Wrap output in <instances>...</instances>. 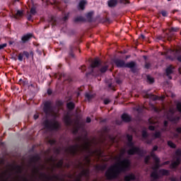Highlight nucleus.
<instances>
[{
  "instance_id": "38",
  "label": "nucleus",
  "mask_w": 181,
  "mask_h": 181,
  "mask_svg": "<svg viewBox=\"0 0 181 181\" xmlns=\"http://www.w3.org/2000/svg\"><path fill=\"white\" fill-rule=\"evenodd\" d=\"M127 146H129V148H134L135 146V143H134L133 141H128L127 143Z\"/></svg>"
},
{
  "instance_id": "43",
  "label": "nucleus",
  "mask_w": 181,
  "mask_h": 181,
  "mask_svg": "<svg viewBox=\"0 0 181 181\" xmlns=\"http://www.w3.org/2000/svg\"><path fill=\"white\" fill-rule=\"evenodd\" d=\"M127 138L128 142H131L134 140V137H132V135H130V134H127Z\"/></svg>"
},
{
  "instance_id": "15",
  "label": "nucleus",
  "mask_w": 181,
  "mask_h": 181,
  "mask_svg": "<svg viewBox=\"0 0 181 181\" xmlns=\"http://www.w3.org/2000/svg\"><path fill=\"white\" fill-rule=\"evenodd\" d=\"M125 67L127 69H131L133 73H135V67H136V63H135L134 62H130L126 64Z\"/></svg>"
},
{
  "instance_id": "14",
  "label": "nucleus",
  "mask_w": 181,
  "mask_h": 181,
  "mask_svg": "<svg viewBox=\"0 0 181 181\" xmlns=\"http://www.w3.org/2000/svg\"><path fill=\"white\" fill-rule=\"evenodd\" d=\"M32 37H33V34L28 33L26 35H24L21 37V42H22V43H26V42H29V40H30V39H32Z\"/></svg>"
},
{
  "instance_id": "63",
  "label": "nucleus",
  "mask_w": 181,
  "mask_h": 181,
  "mask_svg": "<svg viewBox=\"0 0 181 181\" xmlns=\"http://www.w3.org/2000/svg\"><path fill=\"white\" fill-rule=\"evenodd\" d=\"M168 125H169V122L166 120L164 121V127L165 128L168 127Z\"/></svg>"
},
{
  "instance_id": "46",
  "label": "nucleus",
  "mask_w": 181,
  "mask_h": 181,
  "mask_svg": "<svg viewBox=\"0 0 181 181\" xmlns=\"http://www.w3.org/2000/svg\"><path fill=\"white\" fill-rule=\"evenodd\" d=\"M16 169L17 170L18 173H22V167L20 165H16Z\"/></svg>"
},
{
  "instance_id": "58",
  "label": "nucleus",
  "mask_w": 181,
  "mask_h": 181,
  "mask_svg": "<svg viewBox=\"0 0 181 181\" xmlns=\"http://www.w3.org/2000/svg\"><path fill=\"white\" fill-rule=\"evenodd\" d=\"M179 29L177 28H170V32H177Z\"/></svg>"
},
{
  "instance_id": "49",
  "label": "nucleus",
  "mask_w": 181,
  "mask_h": 181,
  "mask_svg": "<svg viewBox=\"0 0 181 181\" xmlns=\"http://www.w3.org/2000/svg\"><path fill=\"white\" fill-rule=\"evenodd\" d=\"M23 56H25L26 59H29L30 54L28 51H23Z\"/></svg>"
},
{
  "instance_id": "5",
  "label": "nucleus",
  "mask_w": 181,
  "mask_h": 181,
  "mask_svg": "<svg viewBox=\"0 0 181 181\" xmlns=\"http://www.w3.org/2000/svg\"><path fill=\"white\" fill-rule=\"evenodd\" d=\"M40 177L44 181H57V180H61L60 177L58 175H47L45 173H40Z\"/></svg>"
},
{
  "instance_id": "56",
  "label": "nucleus",
  "mask_w": 181,
  "mask_h": 181,
  "mask_svg": "<svg viewBox=\"0 0 181 181\" xmlns=\"http://www.w3.org/2000/svg\"><path fill=\"white\" fill-rule=\"evenodd\" d=\"M151 158H153V159H155L157 157L156 154H155V153L153 151H151Z\"/></svg>"
},
{
  "instance_id": "28",
  "label": "nucleus",
  "mask_w": 181,
  "mask_h": 181,
  "mask_svg": "<svg viewBox=\"0 0 181 181\" xmlns=\"http://www.w3.org/2000/svg\"><path fill=\"white\" fill-rule=\"evenodd\" d=\"M159 172L163 176H169L170 175V172L168 170L161 169Z\"/></svg>"
},
{
  "instance_id": "4",
  "label": "nucleus",
  "mask_w": 181,
  "mask_h": 181,
  "mask_svg": "<svg viewBox=\"0 0 181 181\" xmlns=\"http://www.w3.org/2000/svg\"><path fill=\"white\" fill-rule=\"evenodd\" d=\"M153 160H155L156 165V167L153 168V171L151 173V177H153V179L154 180H157V179H159V174H158V169H159V163H160V159H159V158L156 157L155 158H153Z\"/></svg>"
},
{
  "instance_id": "37",
  "label": "nucleus",
  "mask_w": 181,
  "mask_h": 181,
  "mask_svg": "<svg viewBox=\"0 0 181 181\" xmlns=\"http://www.w3.org/2000/svg\"><path fill=\"white\" fill-rule=\"evenodd\" d=\"M147 81L149 82L150 84L155 83V79L150 76H147Z\"/></svg>"
},
{
  "instance_id": "36",
  "label": "nucleus",
  "mask_w": 181,
  "mask_h": 181,
  "mask_svg": "<svg viewBox=\"0 0 181 181\" xmlns=\"http://www.w3.org/2000/svg\"><path fill=\"white\" fill-rule=\"evenodd\" d=\"M54 153H57V155H60V152H62V148H54Z\"/></svg>"
},
{
  "instance_id": "11",
  "label": "nucleus",
  "mask_w": 181,
  "mask_h": 181,
  "mask_svg": "<svg viewBox=\"0 0 181 181\" xmlns=\"http://www.w3.org/2000/svg\"><path fill=\"white\" fill-rule=\"evenodd\" d=\"M175 163H177L178 165H180L181 163V149L177 148L175 151V160L174 161Z\"/></svg>"
},
{
  "instance_id": "18",
  "label": "nucleus",
  "mask_w": 181,
  "mask_h": 181,
  "mask_svg": "<svg viewBox=\"0 0 181 181\" xmlns=\"http://www.w3.org/2000/svg\"><path fill=\"white\" fill-rule=\"evenodd\" d=\"M144 97L145 98H149L150 100H153V101H156L157 100H159V97H158V95H153L152 93H146Z\"/></svg>"
},
{
  "instance_id": "48",
  "label": "nucleus",
  "mask_w": 181,
  "mask_h": 181,
  "mask_svg": "<svg viewBox=\"0 0 181 181\" xmlns=\"http://www.w3.org/2000/svg\"><path fill=\"white\" fill-rule=\"evenodd\" d=\"M176 107H177V111H178L179 112H181V103H180V102H179V103H177Z\"/></svg>"
},
{
  "instance_id": "12",
  "label": "nucleus",
  "mask_w": 181,
  "mask_h": 181,
  "mask_svg": "<svg viewBox=\"0 0 181 181\" xmlns=\"http://www.w3.org/2000/svg\"><path fill=\"white\" fill-rule=\"evenodd\" d=\"M173 70H175V67H173L172 65H170L165 69L166 76L168 77L169 80H172V76H170V74H173Z\"/></svg>"
},
{
  "instance_id": "21",
  "label": "nucleus",
  "mask_w": 181,
  "mask_h": 181,
  "mask_svg": "<svg viewBox=\"0 0 181 181\" xmlns=\"http://www.w3.org/2000/svg\"><path fill=\"white\" fill-rule=\"evenodd\" d=\"M107 4L110 8H114L116 5H118V0H109Z\"/></svg>"
},
{
  "instance_id": "2",
  "label": "nucleus",
  "mask_w": 181,
  "mask_h": 181,
  "mask_svg": "<svg viewBox=\"0 0 181 181\" xmlns=\"http://www.w3.org/2000/svg\"><path fill=\"white\" fill-rule=\"evenodd\" d=\"M42 125L45 129H48L49 131H57L60 127L59 122L54 120L53 122L52 120H49L48 119H46L42 122Z\"/></svg>"
},
{
  "instance_id": "53",
  "label": "nucleus",
  "mask_w": 181,
  "mask_h": 181,
  "mask_svg": "<svg viewBox=\"0 0 181 181\" xmlns=\"http://www.w3.org/2000/svg\"><path fill=\"white\" fill-rule=\"evenodd\" d=\"M151 63L146 62L145 69H151Z\"/></svg>"
},
{
  "instance_id": "52",
  "label": "nucleus",
  "mask_w": 181,
  "mask_h": 181,
  "mask_svg": "<svg viewBox=\"0 0 181 181\" xmlns=\"http://www.w3.org/2000/svg\"><path fill=\"white\" fill-rule=\"evenodd\" d=\"M109 138H110L112 144H114V142H115V136H112L110 135Z\"/></svg>"
},
{
  "instance_id": "39",
  "label": "nucleus",
  "mask_w": 181,
  "mask_h": 181,
  "mask_svg": "<svg viewBox=\"0 0 181 181\" xmlns=\"http://www.w3.org/2000/svg\"><path fill=\"white\" fill-rule=\"evenodd\" d=\"M150 159H151V156H146L144 158V163H146V165H148V164L149 163Z\"/></svg>"
},
{
  "instance_id": "25",
  "label": "nucleus",
  "mask_w": 181,
  "mask_h": 181,
  "mask_svg": "<svg viewBox=\"0 0 181 181\" xmlns=\"http://www.w3.org/2000/svg\"><path fill=\"white\" fill-rule=\"evenodd\" d=\"M86 4H87V1H86V0L81 1L78 4L79 9H81V11H84L86 8Z\"/></svg>"
},
{
  "instance_id": "55",
  "label": "nucleus",
  "mask_w": 181,
  "mask_h": 181,
  "mask_svg": "<svg viewBox=\"0 0 181 181\" xmlns=\"http://www.w3.org/2000/svg\"><path fill=\"white\" fill-rule=\"evenodd\" d=\"M7 45L6 43L0 45V50H2V49H5V47H6Z\"/></svg>"
},
{
  "instance_id": "19",
  "label": "nucleus",
  "mask_w": 181,
  "mask_h": 181,
  "mask_svg": "<svg viewBox=\"0 0 181 181\" xmlns=\"http://www.w3.org/2000/svg\"><path fill=\"white\" fill-rule=\"evenodd\" d=\"M100 66H101V62L98 59H95L90 64L91 69H95V67H100Z\"/></svg>"
},
{
  "instance_id": "7",
  "label": "nucleus",
  "mask_w": 181,
  "mask_h": 181,
  "mask_svg": "<svg viewBox=\"0 0 181 181\" xmlns=\"http://www.w3.org/2000/svg\"><path fill=\"white\" fill-rule=\"evenodd\" d=\"M43 112L45 115L50 116L53 112V106L52 105V102L47 101L44 104Z\"/></svg>"
},
{
  "instance_id": "29",
  "label": "nucleus",
  "mask_w": 181,
  "mask_h": 181,
  "mask_svg": "<svg viewBox=\"0 0 181 181\" xmlns=\"http://www.w3.org/2000/svg\"><path fill=\"white\" fill-rule=\"evenodd\" d=\"M153 136L154 137V139H159L160 138H162V133L160 132L156 131L153 134Z\"/></svg>"
},
{
  "instance_id": "33",
  "label": "nucleus",
  "mask_w": 181,
  "mask_h": 181,
  "mask_svg": "<svg viewBox=\"0 0 181 181\" xmlns=\"http://www.w3.org/2000/svg\"><path fill=\"white\" fill-rule=\"evenodd\" d=\"M108 70V65L103 66L100 68V73H105Z\"/></svg>"
},
{
  "instance_id": "40",
  "label": "nucleus",
  "mask_w": 181,
  "mask_h": 181,
  "mask_svg": "<svg viewBox=\"0 0 181 181\" xmlns=\"http://www.w3.org/2000/svg\"><path fill=\"white\" fill-rule=\"evenodd\" d=\"M93 12H89L86 14V18L87 19H89L90 21H91L92 18H93Z\"/></svg>"
},
{
  "instance_id": "20",
  "label": "nucleus",
  "mask_w": 181,
  "mask_h": 181,
  "mask_svg": "<svg viewBox=\"0 0 181 181\" xmlns=\"http://www.w3.org/2000/svg\"><path fill=\"white\" fill-rule=\"evenodd\" d=\"M64 121L66 125H67L68 127H69V125H71V117H70V116L69 115L65 116L64 117Z\"/></svg>"
},
{
  "instance_id": "42",
  "label": "nucleus",
  "mask_w": 181,
  "mask_h": 181,
  "mask_svg": "<svg viewBox=\"0 0 181 181\" xmlns=\"http://www.w3.org/2000/svg\"><path fill=\"white\" fill-rule=\"evenodd\" d=\"M119 2L123 5H127V4H129V0H119Z\"/></svg>"
},
{
  "instance_id": "64",
  "label": "nucleus",
  "mask_w": 181,
  "mask_h": 181,
  "mask_svg": "<svg viewBox=\"0 0 181 181\" xmlns=\"http://www.w3.org/2000/svg\"><path fill=\"white\" fill-rule=\"evenodd\" d=\"M170 181H177V179H176V177H170Z\"/></svg>"
},
{
  "instance_id": "9",
  "label": "nucleus",
  "mask_w": 181,
  "mask_h": 181,
  "mask_svg": "<svg viewBox=\"0 0 181 181\" xmlns=\"http://www.w3.org/2000/svg\"><path fill=\"white\" fill-rule=\"evenodd\" d=\"M114 63L118 69H122L126 66L125 61L119 59H115Z\"/></svg>"
},
{
  "instance_id": "31",
  "label": "nucleus",
  "mask_w": 181,
  "mask_h": 181,
  "mask_svg": "<svg viewBox=\"0 0 181 181\" xmlns=\"http://www.w3.org/2000/svg\"><path fill=\"white\" fill-rule=\"evenodd\" d=\"M95 168L96 170H105V165H95Z\"/></svg>"
},
{
  "instance_id": "54",
  "label": "nucleus",
  "mask_w": 181,
  "mask_h": 181,
  "mask_svg": "<svg viewBox=\"0 0 181 181\" xmlns=\"http://www.w3.org/2000/svg\"><path fill=\"white\" fill-rule=\"evenodd\" d=\"M83 149H85V151H90V147H88V143H86V145L83 146Z\"/></svg>"
},
{
  "instance_id": "59",
  "label": "nucleus",
  "mask_w": 181,
  "mask_h": 181,
  "mask_svg": "<svg viewBox=\"0 0 181 181\" xmlns=\"http://www.w3.org/2000/svg\"><path fill=\"white\" fill-rule=\"evenodd\" d=\"M110 103V101L108 99L104 100V104L105 105H108V104Z\"/></svg>"
},
{
  "instance_id": "24",
  "label": "nucleus",
  "mask_w": 181,
  "mask_h": 181,
  "mask_svg": "<svg viewBox=\"0 0 181 181\" xmlns=\"http://www.w3.org/2000/svg\"><path fill=\"white\" fill-rule=\"evenodd\" d=\"M74 22L75 23H78V22H86V19L83 16H78L74 19Z\"/></svg>"
},
{
  "instance_id": "45",
  "label": "nucleus",
  "mask_w": 181,
  "mask_h": 181,
  "mask_svg": "<svg viewBox=\"0 0 181 181\" xmlns=\"http://www.w3.org/2000/svg\"><path fill=\"white\" fill-rule=\"evenodd\" d=\"M70 16V14L69 13H67L66 15H65L63 18H62V21L64 22H66V21H68L69 20V18Z\"/></svg>"
},
{
  "instance_id": "3",
  "label": "nucleus",
  "mask_w": 181,
  "mask_h": 181,
  "mask_svg": "<svg viewBox=\"0 0 181 181\" xmlns=\"http://www.w3.org/2000/svg\"><path fill=\"white\" fill-rule=\"evenodd\" d=\"M144 152L145 151L138 146L132 147L130 149L127 151V154L131 156L134 155H139V156H144Z\"/></svg>"
},
{
  "instance_id": "60",
  "label": "nucleus",
  "mask_w": 181,
  "mask_h": 181,
  "mask_svg": "<svg viewBox=\"0 0 181 181\" xmlns=\"http://www.w3.org/2000/svg\"><path fill=\"white\" fill-rule=\"evenodd\" d=\"M158 146H154L153 147L151 152H156V151H158Z\"/></svg>"
},
{
  "instance_id": "30",
  "label": "nucleus",
  "mask_w": 181,
  "mask_h": 181,
  "mask_svg": "<svg viewBox=\"0 0 181 181\" xmlns=\"http://www.w3.org/2000/svg\"><path fill=\"white\" fill-rule=\"evenodd\" d=\"M167 145L171 148V149H176V144L173 141L169 140L167 141Z\"/></svg>"
},
{
  "instance_id": "26",
  "label": "nucleus",
  "mask_w": 181,
  "mask_h": 181,
  "mask_svg": "<svg viewBox=\"0 0 181 181\" xmlns=\"http://www.w3.org/2000/svg\"><path fill=\"white\" fill-rule=\"evenodd\" d=\"M64 163V160L63 158L60 159L58 163L55 165L56 168L58 169H62L63 168V165Z\"/></svg>"
},
{
  "instance_id": "8",
  "label": "nucleus",
  "mask_w": 181,
  "mask_h": 181,
  "mask_svg": "<svg viewBox=\"0 0 181 181\" xmlns=\"http://www.w3.org/2000/svg\"><path fill=\"white\" fill-rule=\"evenodd\" d=\"M40 160V156L39 154H35V156H32L30 158V163H33L34 168L35 169L36 172H39V168L36 167V163Z\"/></svg>"
},
{
  "instance_id": "17",
  "label": "nucleus",
  "mask_w": 181,
  "mask_h": 181,
  "mask_svg": "<svg viewBox=\"0 0 181 181\" xmlns=\"http://www.w3.org/2000/svg\"><path fill=\"white\" fill-rule=\"evenodd\" d=\"M136 177L134 175V173H130L127 175H125L124 177V181H131V180H136Z\"/></svg>"
},
{
  "instance_id": "22",
  "label": "nucleus",
  "mask_w": 181,
  "mask_h": 181,
  "mask_svg": "<svg viewBox=\"0 0 181 181\" xmlns=\"http://www.w3.org/2000/svg\"><path fill=\"white\" fill-rule=\"evenodd\" d=\"M66 107L70 111H73V110H74L76 108V104H74V103H73V102H69V103H66Z\"/></svg>"
},
{
  "instance_id": "50",
  "label": "nucleus",
  "mask_w": 181,
  "mask_h": 181,
  "mask_svg": "<svg viewBox=\"0 0 181 181\" xmlns=\"http://www.w3.org/2000/svg\"><path fill=\"white\" fill-rule=\"evenodd\" d=\"M48 142L50 145H56V140L54 139H49Z\"/></svg>"
},
{
  "instance_id": "47",
  "label": "nucleus",
  "mask_w": 181,
  "mask_h": 181,
  "mask_svg": "<svg viewBox=\"0 0 181 181\" xmlns=\"http://www.w3.org/2000/svg\"><path fill=\"white\" fill-rule=\"evenodd\" d=\"M18 60L19 62H23V53L21 52L18 54Z\"/></svg>"
},
{
  "instance_id": "61",
  "label": "nucleus",
  "mask_w": 181,
  "mask_h": 181,
  "mask_svg": "<svg viewBox=\"0 0 181 181\" xmlns=\"http://www.w3.org/2000/svg\"><path fill=\"white\" fill-rule=\"evenodd\" d=\"M175 131L177 132V134H181V127H177Z\"/></svg>"
},
{
  "instance_id": "10",
  "label": "nucleus",
  "mask_w": 181,
  "mask_h": 181,
  "mask_svg": "<svg viewBox=\"0 0 181 181\" xmlns=\"http://www.w3.org/2000/svg\"><path fill=\"white\" fill-rule=\"evenodd\" d=\"M79 169H82L81 173L83 176L86 177V179H89L90 177V169L85 170L81 163L78 165Z\"/></svg>"
},
{
  "instance_id": "35",
  "label": "nucleus",
  "mask_w": 181,
  "mask_h": 181,
  "mask_svg": "<svg viewBox=\"0 0 181 181\" xmlns=\"http://www.w3.org/2000/svg\"><path fill=\"white\" fill-rule=\"evenodd\" d=\"M180 117H170V121H171V122H177L180 121Z\"/></svg>"
},
{
  "instance_id": "41",
  "label": "nucleus",
  "mask_w": 181,
  "mask_h": 181,
  "mask_svg": "<svg viewBox=\"0 0 181 181\" xmlns=\"http://www.w3.org/2000/svg\"><path fill=\"white\" fill-rule=\"evenodd\" d=\"M30 12L31 15H36V7H32Z\"/></svg>"
},
{
  "instance_id": "44",
  "label": "nucleus",
  "mask_w": 181,
  "mask_h": 181,
  "mask_svg": "<svg viewBox=\"0 0 181 181\" xmlns=\"http://www.w3.org/2000/svg\"><path fill=\"white\" fill-rule=\"evenodd\" d=\"M160 13H161L162 16H163L164 18L168 17V11L163 10V11H161Z\"/></svg>"
},
{
  "instance_id": "16",
  "label": "nucleus",
  "mask_w": 181,
  "mask_h": 181,
  "mask_svg": "<svg viewBox=\"0 0 181 181\" xmlns=\"http://www.w3.org/2000/svg\"><path fill=\"white\" fill-rule=\"evenodd\" d=\"M122 119L123 122H131V121L132 120V118L128 114L124 113L122 115Z\"/></svg>"
},
{
  "instance_id": "57",
  "label": "nucleus",
  "mask_w": 181,
  "mask_h": 181,
  "mask_svg": "<svg viewBox=\"0 0 181 181\" xmlns=\"http://www.w3.org/2000/svg\"><path fill=\"white\" fill-rule=\"evenodd\" d=\"M148 129H149L150 131H155V129H156L155 126L150 125V126L148 127Z\"/></svg>"
},
{
  "instance_id": "6",
  "label": "nucleus",
  "mask_w": 181,
  "mask_h": 181,
  "mask_svg": "<svg viewBox=\"0 0 181 181\" xmlns=\"http://www.w3.org/2000/svg\"><path fill=\"white\" fill-rule=\"evenodd\" d=\"M80 151V144H74L70 146L69 148L65 149V152H69L71 156H76L77 153Z\"/></svg>"
},
{
  "instance_id": "32",
  "label": "nucleus",
  "mask_w": 181,
  "mask_h": 181,
  "mask_svg": "<svg viewBox=\"0 0 181 181\" xmlns=\"http://www.w3.org/2000/svg\"><path fill=\"white\" fill-rule=\"evenodd\" d=\"M141 136H142L143 139H146V138H148V132H146V130L142 131Z\"/></svg>"
},
{
  "instance_id": "34",
  "label": "nucleus",
  "mask_w": 181,
  "mask_h": 181,
  "mask_svg": "<svg viewBox=\"0 0 181 181\" xmlns=\"http://www.w3.org/2000/svg\"><path fill=\"white\" fill-rule=\"evenodd\" d=\"M177 166H179V164L177 163L176 162H173L170 165V169H176V168H177Z\"/></svg>"
},
{
  "instance_id": "51",
  "label": "nucleus",
  "mask_w": 181,
  "mask_h": 181,
  "mask_svg": "<svg viewBox=\"0 0 181 181\" xmlns=\"http://www.w3.org/2000/svg\"><path fill=\"white\" fill-rule=\"evenodd\" d=\"M22 15H23V11H20V10L17 11L16 16H22Z\"/></svg>"
},
{
  "instance_id": "23",
  "label": "nucleus",
  "mask_w": 181,
  "mask_h": 181,
  "mask_svg": "<svg viewBox=\"0 0 181 181\" xmlns=\"http://www.w3.org/2000/svg\"><path fill=\"white\" fill-rule=\"evenodd\" d=\"M94 97H95V94H91L89 93H86L85 94V98H86V100L88 101H91V100H93V98H94Z\"/></svg>"
},
{
  "instance_id": "62",
  "label": "nucleus",
  "mask_w": 181,
  "mask_h": 181,
  "mask_svg": "<svg viewBox=\"0 0 181 181\" xmlns=\"http://www.w3.org/2000/svg\"><path fill=\"white\" fill-rule=\"evenodd\" d=\"M83 173H81L78 175L77 179H80V180H81V177H83Z\"/></svg>"
},
{
  "instance_id": "13",
  "label": "nucleus",
  "mask_w": 181,
  "mask_h": 181,
  "mask_svg": "<svg viewBox=\"0 0 181 181\" xmlns=\"http://www.w3.org/2000/svg\"><path fill=\"white\" fill-rule=\"evenodd\" d=\"M76 50H77L76 46L71 45L69 47V56H70V57H71L72 59L76 58V55L74 54V52H76Z\"/></svg>"
},
{
  "instance_id": "27",
  "label": "nucleus",
  "mask_w": 181,
  "mask_h": 181,
  "mask_svg": "<svg viewBox=\"0 0 181 181\" xmlns=\"http://www.w3.org/2000/svg\"><path fill=\"white\" fill-rule=\"evenodd\" d=\"M48 22L49 23H52V26H56V22H57V21L56 20V17L52 16L48 20Z\"/></svg>"
},
{
  "instance_id": "1",
  "label": "nucleus",
  "mask_w": 181,
  "mask_h": 181,
  "mask_svg": "<svg viewBox=\"0 0 181 181\" xmlns=\"http://www.w3.org/2000/svg\"><path fill=\"white\" fill-rule=\"evenodd\" d=\"M129 169H131V160L123 158L122 160H119V163L109 168L105 173V176L107 180H113L117 179L119 174L125 173Z\"/></svg>"
}]
</instances>
